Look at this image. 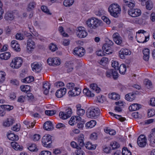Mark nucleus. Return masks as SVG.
I'll return each mask as SVG.
<instances>
[{
	"label": "nucleus",
	"mask_w": 155,
	"mask_h": 155,
	"mask_svg": "<svg viewBox=\"0 0 155 155\" xmlns=\"http://www.w3.org/2000/svg\"><path fill=\"white\" fill-rule=\"evenodd\" d=\"M101 22L100 20L95 17L89 18L86 21L87 26L91 29L96 28L100 25Z\"/></svg>",
	"instance_id": "f257e3e1"
},
{
	"label": "nucleus",
	"mask_w": 155,
	"mask_h": 155,
	"mask_svg": "<svg viewBox=\"0 0 155 155\" xmlns=\"http://www.w3.org/2000/svg\"><path fill=\"white\" fill-rule=\"evenodd\" d=\"M108 11L112 16L115 17L120 12V8L118 4H113L109 6Z\"/></svg>",
	"instance_id": "f03ea898"
},
{
	"label": "nucleus",
	"mask_w": 155,
	"mask_h": 155,
	"mask_svg": "<svg viewBox=\"0 0 155 155\" xmlns=\"http://www.w3.org/2000/svg\"><path fill=\"white\" fill-rule=\"evenodd\" d=\"M100 110L97 108H89L86 112L87 116L88 118H95L100 114Z\"/></svg>",
	"instance_id": "7ed1b4c3"
},
{
	"label": "nucleus",
	"mask_w": 155,
	"mask_h": 155,
	"mask_svg": "<svg viewBox=\"0 0 155 155\" xmlns=\"http://www.w3.org/2000/svg\"><path fill=\"white\" fill-rule=\"evenodd\" d=\"M23 60L20 57H16L12 59L10 64V66L13 69H18L21 66Z\"/></svg>",
	"instance_id": "20e7f679"
},
{
	"label": "nucleus",
	"mask_w": 155,
	"mask_h": 155,
	"mask_svg": "<svg viewBox=\"0 0 155 155\" xmlns=\"http://www.w3.org/2000/svg\"><path fill=\"white\" fill-rule=\"evenodd\" d=\"M28 36L29 38L27 42V48L28 51L31 52L33 51L36 47L35 42L32 39L33 36L31 34L29 33Z\"/></svg>",
	"instance_id": "39448f33"
},
{
	"label": "nucleus",
	"mask_w": 155,
	"mask_h": 155,
	"mask_svg": "<svg viewBox=\"0 0 155 155\" xmlns=\"http://www.w3.org/2000/svg\"><path fill=\"white\" fill-rule=\"evenodd\" d=\"M84 139V135L83 134H80L78 135V143L79 146H78V155H85V153L81 150V147H83L84 145L83 139Z\"/></svg>",
	"instance_id": "423d86ee"
},
{
	"label": "nucleus",
	"mask_w": 155,
	"mask_h": 155,
	"mask_svg": "<svg viewBox=\"0 0 155 155\" xmlns=\"http://www.w3.org/2000/svg\"><path fill=\"white\" fill-rule=\"evenodd\" d=\"M43 146L47 148H50L51 146V138L50 135L48 134L44 135L42 139Z\"/></svg>",
	"instance_id": "0eeeda50"
},
{
	"label": "nucleus",
	"mask_w": 155,
	"mask_h": 155,
	"mask_svg": "<svg viewBox=\"0 0 155 155\" xmlns=\"http://www.w3.org/2000/svg\"><path fill=\"white\" fill-rule=\"evenodd\" d=\"M47 62L51 66L59 65L61 63L60 60L57 57L49 58L47 59Z\"/></svg>",
	"instance_id": "6e6552de"
},
{
	"label": "nucleus",
	"mask_w": 155,
	"mask_h": 155,
	"mask_svg": "<svg viewBox=\"0 0 155 155\" xmlns=\"http://www.w3.org/2000/svg\"><path fill=\"white\" fill-rule=\"evenodd\" d=\"M106 76L108 78L112 77L114 79H115L118 77V74L117 71L112 69H110L107 71L106 72Z\"/></svg>",
	"instance_id": "1a4fd4ad"
},
{
	"label": "nucleus",
	"mask_w": 155,
	"mask_h": 155,
	"mask_svg": "<svg viewBox=\"0 0 155 155\" xmlns=\"http://www.w3.org/2000/svg\"><path fill=\"white\" fill-rule=\"evenodd\" d=\"M138 145L140 147H144L147 143V139L143 135H141L138 137L137 140Z\"/></svg>",
	"instance_id": "9d476101"
},
{
	"label": "nucleus",
	"mask_w": 155,
	"mask_h": 155,
	"mask_svg": "<svg viewBox=\"0 0 155 155\" xmlns=\"http://www.w3.org/2000/svg\"><path fill=\"white\" fill-rule=\"evenodd\" d=\"M128 13L129 15L133 17H136L140 16L141 11L139 9H131L129 10Z\"/></svg>",
	"instance_id": "9b49d317"
},
{
	"label": "nucleus",
	"mask_w": 155,
	"mask_h": 155,
	"mask_svg": "<svg viewBox=\"0 0 155 155\" xmlns=\"http://www.w3.org/2000/svg\"><path fill=\"white\" fill-rule=\"evenodd\" d=\"M87 35L85 28L83 27H78V37L80 38H84Z\"/></svg>",
	"instance_id": "f8f14e48"
},
{
	"label": "nucleus",
	"mask_w": 155,
	"mask_h": 155,
	"mask_svg": "<svg viewBox=\"0 0 155 155\" xmlns=\"http://www.w3.org/2000/svg\"><path fill=\"white\" fill-rule=\"evenodd\" d=\"M131 54L130 51L127 49H122L119 51V55L120 57L122 59L125 58V56L130 55Z\"/></svg>",
	"instance_id": "ddd939ff"
},
{
	"label": "nucleus",
	"mask_w": 155,
	"mask_h": 155,
	"mask_svg": "<svg viewBox=\"0 0 155 155\" xmlns=\"http://www.w3.org/2000/svg\"><path fill=\"white\" fill-rule=\"evenodd\" d=\"M152 133L150 134L149 137L150 145L153 147L155 145V128L152 129Z\"/></svg>",
	"instance_id": "4468645a"
},
{
	"label": "nucleus",
	"mask_w": 155,
	"mask_h": 155,
	"mask_svg": "<svg viewBox=\"0 0 155 155\" xmlns=\"http://www.w3.org/2000/svg\"><path fill=\"white\" fill-rule=\"evenodd\" d=\"M41 64L37 62L33 63L31 65L33 71L36 72H39L41 71Z\"/></svg>",
	"instance_id": "2eb2a0df"
},
{
	"label": "nucleus",
	"mask_w": 155,
	"mask_h": 155,
	"mask_svg": "<svg viewBox=\"0 0 155 155\" xmlns=\"http://www.w3.org/2000/svg\"><path fill=\"white\" fill-rule=\"evenodd\" d=\"M139 36H136V38L137 40V41L140 43H143L149 40V38L147 37L143 34H140Z\"/></svg>",
	"instance_id": "dca6fc26"
},
{
	"label": "nucleus",
	"mask_w": 155,
	"mask_h": 155,
	"mask_svg": "<svg viewBox=\"0 0 155 155\" xmlns=\"http://www.w3.org/2000/svg\"><path fill=\"white\" fill-rule=\"evenodd\" d=\"M113 40L115 43L117 45H120L122 43V38L117 33H114L113 35Z\"/></svg>",
	"instance_id": "f3484780"
},
{
	"label": "nucleus",
	"mask_w": 155,
	"mask_h": 155,
	"mask_svg": "<svg viewBox=\"0 0 155 155\" xmlns=\"http://www.w3.org/2000/svg\"><path fill=\"white\" fill-rule=\"evenodd\" d=\"M66 89L65 88H61L57 90L55 93V95L58 98H61L66 94Z\"/></svg>",
	"instance_id": "a211bd4d"
},
{
	"label": "nucleus",
	"mask_w": 155,
	"mask_h": 155,
	"mask_svg": "<svg viewBox=\"0 0 155 155\" xmlns=\"http://www.w3.org/2000/svg\"><path fill=\"white\" fill-rule=\"evenodd\" d=\"M11 46L14 50L16 51H19L21 50V48L19 44L17 41L13 40L12 41Z\"/></svg>",
	"instance_id": "6ab92c4d"
},
{
	"label": "nucleus",
	"mask_w": 155,
	"mask_h": 155,
	"mask_svg": "<svg viewBox=\"0 0 155 155\" xmlns=\"http://www.w3.org/2000/svg\"><path fill=\"white\" fill-rule=\"evenodd\" d=\"M85 123L83 117L78 116V128L83 130Z\"/></svg>",
	"instance_id": "aec40b11"
},
{
	"label": "nucleus",
	"mask_w": 155,
	"mask_h": 155,
	"mask_svg": "<svg viewBox=\"0 0 155 155\" xmlns=\"http://www.w3.org/2000/svg\"><path fill=\"white\" fill-rule=\"evenodd\" d=\"M136 94L133 93H129L125 96V99L129 101H132L134 100Z\"/></svg>",
	"instance_id": "412c9836"
},
{
	"label": "nucleus",
	"mask_w": 155,
	"mask_h": 155,
	"mask_svg": "<svg viewBox=\"0 0 155 155\" xmlns=\"http://www.w3.org/2000/svg\"><path fill=\"white\" fill-rule=\"evenodd\" d=\"M50 88V84L47 82H45L43 84V91L44 93L46 95L48 94L49 92V90Z\"/></svg>",
	"instance_id": "4be33fe9"
},
{
	"label": "nucleus",
	"mask_w": 155,
	"mask_h": 155,
	"mask_svg": "<svg viewBox=\"0 0 155 155\" xmlns=\"http://www.w3.org/2000/svg\"><path fill=\"white\" fill-rule=\"evenodd\" d=\"M43 127L45 130H50L53 128L52 123L49 121H47L45 123Z\"/></svg>",
	"instance_id": "5701e85b"
},
{
	"label": "nucleus",
	"mask_w": 155,
	"mask_h": 155,
	"mask_svg": "<svg viewBox=\"0 0 155 155\" xmlns=\"http://www.w3.org/2000/svg\"><path fill=\"white\" fill-rule=\"evenodd\" d=\"M143 52L144 55L143 59L145 61H147L149 58L150 50L149 49L145 48L143 50Z\"/></svg>",
	"instance_id": "b1692460"
},
{
	"label": "nucleus",
	"mask_w": 155,
	"mask_h": 155,
	"mask_svg": "<svg viewBox=\"0 0 155 155\" xmlns=\"http://www.w3.org/2000/svg\"><path fill=\"white\" fill-rule=\"evenodd\" d=\"M11 146L13 149L16 150H21L23 149L22 146H20L17 142H13L11 143Z\"/></svg>",
	"instance_id": "393cba45"
},
{
	"label": "nucleus",
	"mask_w": 155,
	"mask_h": 155,
	"mask_svg": "<svg viewBox=\"0 0 155 155\" xmlns=\"http://www.w3.org/2000/svg\"><path fill=\"white\" fill-rule=\"evenodd\" d=\"M111 47L108 46V45L106 44L103 45L102 47L103 49L105 50V53L107 54H110L112 53V50L111 49Z\"/></svg>",
	"instance_id": "a878e982"
},
{
	"label": "nucleus",
	"mask_w": 155,
	"mask_h": 155,
	"mask_svg": "<svg viewBox=\"0 0 155 155\" xmlns=\"http://www.w3.org/2000/svg\"><path fill=\"white\" fill-rule=\"evenodd\" d=\"M14 120L12 118H7L3 123V125L5 127H9L12 125L13 123Z\"/></svg>",
	"instance_id": "bb28decb"
},
{
	"label": "nucleus",
	"mask_w": 155,
	"mask_h": 155,
	"mask_svg": "<svg viewBox=\"0 0 155 155\" xmlns=\"http://www.w3.org/2000/svg\"><path fill=\"white\" fill-rule=\"evenodd\" d=\"M125 5L129 8H133L135 6V2L133 0H124Z\"/></svg>",
	"instance_id": "cd10ccee"
},
{
	"label": "nucleus",
	"mask_w": 155,
	"mask_h": 155,
	"mask_svg": "<svg viewBox=\"0 0 155 155\" xmlns=\"http://www.w3.org/2000/svg\"><path fill=\"white\" fill-rule=\"evenodd\" d=\"M141 107V105L137 104H133L129 107V109L131 111H135L139 109Z\"/></svg>",
	"instance_id": "c85d7f7f"
},
{
	"label": "nucleus",
	"mask_w": 155,
	"mask_h": 155,
	"mask_svg": "<svg viewBox=\"0 0 155 155\" xmlns=\"http://www.w3.org/2000/svg\"><path fill=\"white\" fill-rule=\"evenodd\" d=\"M11 56L10 53L9 52H5L0 54V58L2 59L7 60L9 59Z\"/></svg>",
	"instance_id": "c756f323"
},
{
	"label": "nucleus",
	"mask_w": 155,
	"mask_h": 155,
	"mask_svg": "<svg viewBox=\"0 0 155 155\" xmlns=\"http://www.w3.org/2000/svg\"><path fill=\"white\" fill-rule=\"evenodd\" d=\"M96 122L95 120H91L85 124V127L87 128H92L94 127L96 124Z\"/></svg>",
	"instance_id": "7c9ffc66"
},
{
	"label": "nucleus",
	"mask_w": 155,
	"mask_h": 155,
	"mask_svg": "<svg viewBox=\"0 0 155 155\" xmlns=\"http://www.w3.org/2000/svg\"><path fill=\"white\" fill-rule=\"evenodd\" d=\"M7 137L9 140L12 141H17L18 139V136L12 133L9 134Z\"/></svg>",
	"instance_id": "2f4dec72"
},
{
	"label": "nucleus",
	"mask_w": 155,
	"mask_h": 155,
	"mask_svg": "<svg viewBox=\"0 0 155 155\" xmlns=\"http://www.w3.org/2000/svg\"><path fill=\"white\" fill-rule=\"evenodd\" d=\"M85 146L87 149L91 150L95 149L96 147L95 145L92 144L90 142H87Z\"/></svg>",
	"instance_id": "473e14b6"
},
{
	"label": "nucleus",
	"mask_w": 155,
	"mask_h": 155,
	"mask_svg": "<svg viewBox=\"0 0 155 155\" xmlns=\"http://www.w3.org/2000/svg\"><path fill=\"white\" fill-rule=\"evenodd\" d=\"M108 97L110 98L115 100H118L120 98V96L119 94L115 93L109 94Z\"/></svg>",
	"instance_id": "72a5a7b5"
},
{
	"label": "nucleus",
	"mask_w": 155,
	"mask_h": 155,
	"mask_svg": "<svg viewBox=\"0 0 155 155\" xmlns=\"http://www.w3.org/2000/svg\"><path fill=\"white\" fill-rule=\"evenodd\" d=\"M85 53V49L82 47L78 46V57H82Z\"/></svg>",
	"instance_id": "f704fd0d"
},
{
	"label": "nucleus",
	"mask_w": 155,
	"mask_h": 155,
	"mask_svg": "<svg viewBox=\"0 0 155 155\" xmlns=\"http://www.w3.org/2000/svg\"><path fill=\"white\" fill-rule=\"evenodd\" d=\"M78 117L74 116H72L69 120V124L71 125H74L78 122Z\"/></svg>",
	"instance_id": "c9c22d12"
},
{
	"label": "nucleus",
	"mask_w": 155,
	"mask_h": 155,
	"mask_svg": "<svg viewBox=\"0 0 155 155\" xmlns=\"http://www.w3.org/2000/svg\"><path fill=\"white\" fill-rule=\"evenodd\" d=\"M77 90V87H75L74 89L70 91L68 93L69 96L71 97L76 96L78 94Z\"/></svg>",
	"instance_id": "e433bc0d"
},
{
	"label": "nucleus",
	"mask_w": 155,
	"mask_h": 155,
	"mask_svg": "<svg viewBox=\"0 0 155 155\" xmlns=\"http://www.w3.org/2000/svg\"><path fill=\"white\" fill-rule=\"evenodd\" d=\"M90 87L94 91L97 93H99L101 91L100 88L97 87L96 84H90Z\"/></svg>",
	"instance_id": "4c0bfd02"
},
{
	"label": "nucleus",
	"mask_w": 155,
	"mask_h": 155,
	"mask_svg": "<svg viewBox=\"0 0 155 155\" xmlns=\"http://www.w3.org/2000/svg\"><path fill=\"white\" fill-rule=\"evenodd\" d=\"M118 70L120 74H124L126 71V67L125 65L124 64L120 65Z\"/></svg>",
	"instance_id": "58836bf2"
},
{
	"label": "nucleus",
	"mask_w": 155,
	"mask_h": 155,
	"mask_svg": "<svg viewBox=\"0 0 155 155\" xmlns=\"http://www.w3.org/2000/svg\"><path fill=\"white\" fill-rule=\"evenodd\" d=\"M83 91V93L87 96L92 97L94 96V94L87 88L84 89Z\"/></svg>",
	"instance_id": "ea45409f"
},
{
	"label": "nucleus",
	"mask_w": 155,
	"mask_h": 155,
	"mask_svg": "<svg viewBox=\"0 0 155 155\" xmlns=\"http://www.w3.org/2000/svg\"><path fill=\"white\" fill-rule=\"evenodd\" d=\"M20 89L22 91L27 93L30 91V87L28 85H23L20 87Z\"/></svg>",
	"instance_id": "a19ab883"
},
{
	"label": "nucleus",
	"mask_w": 155,
	"mask_h": 155,
	"mask_svg": "<svg viewBox=\"0 0 155 155\" xmlns=\"http://www.w3.org/2000/svg\"><path fill=\"white\" fill-rule=\"evenodd\" d=\"M34 80V78L32 76L27 77L25 79H22L21 81L24 83H30Z\"/></svg>",
	"instance_id": "79ce46f5"
},
{
	"label": "nucleus",
	"mask_w": 155,
	"mask_h": 155,
	"mask_svg": "<svg viewBox=\"0 0 155 155\" xmlns=\"http://www.w3.org/2000/svg\"><path fill=\"white\" fill-rule=\"evenodd\" d=\"M74 2V0H64L63 4L65 7H70L71 6Z\"/></svg>",
	"instance_id": "37998d69"
},
{
	"label": "nucleus",
	"mask_w": 155,
	"mask_h": 155,
	"mask_svg": "<svg viewBox=\"0 0 155 155\" xmlns=\"http://www.w3.org/2000/svg\"><path fill=\"white\" fill-rule=\"evenodd\" d=\"M104 130L106 133L109 134L110 135H114L116 134V131L114 130L110 129L108 128H105Z\"/></svg>",
	"instance_id": "c03bdc74"
},
{
	"label": "nucleus",
	"mask_w": 155,
	"mask_h": 155,
	"mask_svg": "<svg viewBox=\"0 0 155 155\" xmlns=\"http://www.w3.org/2000/svg\"><path fill=\"white\" fill-rule=\"evenodd\" d=\"M68 115L65 113L61 111L59 113V116L63 120L67 119L70 117L68 116Z\"/></svg>",
	"instance_id": "a18cd8bd"
},
{
	"label": "nucleus",
	"mask_w": 155,
	"mask_h": 155,
	"mask_svg": "<svg viewBox=\"0 0 155 155\" xmlns=\"http://www.w3.org/2000/svg\"><path fill=\"white\" fill-rule=\"evenodd\" d=\"M14 17L11 12H7L5 15V18L7 20H12L13 19Z\"/></svg>",
	"instance_id": "49530a36"
},
{
	"label": "nucleus",
	"mask_w": 155,
	"mask_h": 155,
	"mask_svg": "<svg viewBox=\"0 0 155 155\" xmlns=\"http://www.w3.org/2000/svg\"><path fill=\"white\" fill-rule=\"evenodd\" d=\"M28 150L31 151H36L38 150L37 146L35 144H31L28 147Z\"/></svg>",
	"instance_id": "de8ad7c7"
},
{
	"label": "nucleus",
	"mask_w": 155,
	"mask_h": 155,
	"mask_svg": "<svg viewBox=\"0 0 155 155\" xmlns=\"http://www.w3.org/2000/svg\"><path fill=\"white\" fill-rule=\"evenodd\" d=\"M122 153V155H131L130 152L127 147H125L123 148Z\"/></svg>",
	"instance_id": "09e8293b"
},
{
	"label": "nucleus",
	"mask_w": 155,
	"mask_h": 155,
	"mask_svg": "<svg viewBox=\"0 0 155 155\" xmlns=\"http://www.w3.org/2000/svg\"><path fill=\"white\" fill-rule=\"evenodd\" d=\"M108 59L106 57H103L101 58L99 63L101 64L103 66H105L108 63Z\"/></svg>",
	"instance_id": "8fccbe9b"
},
{
	"label": "nucleus",
	"mask_w": 155,
	"mask_h": 155,
	"mask_svg": "<svg viewBox=\"0 0 155 155\" xmlns=\"http://www.w3.org/2000/svg\"><path fill=\"white\" fill-rule=\"evenodd\" d=\"M149 117H153L155 115V110L153 109H150L148 110L147 112Z\"/></svg>",
	"instance_id": "3c124183"
},
{
	"label": "nucleus",
	"mask_w": 155,
	"mask_h": 155,
	"mask_svg": "<svg viewBox=\"0 0 155 155\" xmlns=\"http://www.w3.org/2000/svg\"><path fill=\"white\" fill-rule=\"evenodd\" d=\"M5 73L3 71H0V83L3 82L5 80Z\"/></svg>",
	"instance_id": "603ef678"
},
{
	"label": "nucleus",
	"mask_w": 155,
	"mask_h": 155,
	"mask_svg": "<svg viewBox=\"0 0 155 155\" xmlns=\"http://www.w3.org/2000/svg\"><path fill=\"white\" fill-rule=\"evenodd\" d=\"M110 146L112 147L113 149L118 148L120 146L119 143L116 141H112L110 143Z\"/></svg>",
	"instance_id": "864d4df0"
},
{
	"label": "nucleus",
	"mask_w": 155,
	"mask_h": 155,
	"mask_svg": "<svg viewBox=\"0 0 155 155\" xmlns=\"http://www.w3.org/2000/svg\"><path fill=\"white\" fill-rule=\"evenodd\" d=\"M1 107L2 108H4L5 110H12L13 107L12 106H10L8 105H3L1 106Z\"/></svg>",
	"instance_id": "5fc2aeb1"
},
{
	"label": "nucleus",
	"mask_w": 155,
	"mask_h": 155,
	"mask_svg": "<svg viewBox=\"0 0 155 155\" xmlns=\"http://www.w3.org/2000/svg\"><path fill=\"white\" fill-rule=\"evenodd\" d=\"M112 66L114 68L115 70L118 69V63L117 61L113 60L111 61Z\"/></svg>",
	"instance_id": "6e6d98bb"
},
{
	"label": "nucleus",
	"mask_w": 155,
	"mask_h": 155,
	"mask_svg": "<svg viewBox=\"0 0 155 155\" xmlns=\"http://www.w3.org/2000/svg\"><path fill=\"white\" fill-rule=\"evenodd\" d=\"M144 84L146 86L147 88L149 89L152 86V83L151 81L148 79H146L144 81Z\"/></svg>",
	"instance_id": "4d7b16f0"
},
{
	"label": "nucleus",
	"mask_w": 155,
	"mask_h": 155,
	"mask_svg": "<svg viewBox=\"0 0 155 155\" xmlns=\"http://www.w3.org/2000/svg\"><path fill=\"white\" fill-rule=\"evenodd\" d=\"M41 9L42 11L48 15H51V13L49 11L47 7L45 6H42L41 7Z\"/></svg>",
	"instance_id": "13d9d810"
},
{
	"label": "nucleus",
	"mask_w": 155,
	"mask_h": 155,
	"mask_svg": "<svg viewBox=\"0 0 155 155\" xmlns=\"http://www.w3.org/2000/svg\"><path fill=\"white\" fill-rule=\"evenodd\" d=\"M153 7L152 2L150 0H148L146 2V8L147 9L150 10Z\"/></svg>",
	"instance_id": "bf43d9fd"
},
{
	"label": "nucleus",
	"mask_w": 155,
	"mask_h": 155,
	"mask_svg": "<svg viewBox=\"0 0 155 155\" xmlns=\"http://www.w3.org/2000/svg\"><path fill=\"white\" fill-rule=\"evenodd\" d=\"M32 27H31V28L30 27H29V28L30 30V31L31 33V34L32 35H33L35 37L37 38H38L40 39V36L36 31H31V30H32Z\"/></svg>",
	"instance_id": "052dcab7"
},
{
	"label": "nucleus",
	"mask_w": 155,
	"mask_h": 155,
	"mask_svg": "<svg viewBox=\"0 0 155 155\" xmlns=\"http://www.w3.org/2000/svg\"><path fill=\"white\" fill-rule=\"evenodd\" d=\"M49 48L52 51H54L57 50L58 48L56 45L51 43L49 46Z\"/></svg>",
	"instance_id": "680f3d73"
},
{
	"label": "nucleus",
	"mask_w": 155,
	"mask_h": 155,
	"mask_svg": "<svg viewBox=\"0 0 155 155\" xmlns=\"http://www.w3.org/2000/svg\"><path fill=\"white\" fill-rule=\"evenodd\" d=\"M65 112L68 115V116L70 117L72 114L73 112L71 107H67Z\"/></svg>",
	"instance_id": "e2e57ef3"
},
{
	"label": "nucleus",
	"mask_w": 155,
	"mask_h": 155,
	"mask_svg": "<svg viewBox=\"0 0 155 155\" xmlns=\"http://www.w3.org/2000/svg\"><path fill=\"white\" fill-rule=\"evenodd\" d=\"M56 113V111L54 110H47L45 111V114L49 116H52L54 114Z\"/></svg>",
	"instance_id": "0e129e2a"
},
{
	"label": "nucleus",
	"mask_w": 155,
	"mask_h": 155,
	"mask_svg": "<svg viewBox=\"0 0 155 155\" xmlns=\"http://www.w3.org/2000/svg\"><path fill=\"white\" fill-rule=\"evenodd\" d=\"M20 125L18 123L14 125L12 127V129L14 131H18L20 130Z\"/></svg>",
	"instance_id": "69168bd1"
},
{
	"label": "nucleus",
	"mask_w": 155,
	"mask_h": 155,
	"mask_svg": "<svg viewBox=\"0 0 155 155\" xmlns=\"http://www.w3.org/2000/svg\"><path fill=\"white\" fill-rule=\"evenodd\" d=\"M35 4L34 2L30 3L28 5L27 10L30 11L33 9L35 7Z\"/></svg>",
	"instance_id": "338daca9"
},
{
	"label": "nucleus",
	"mask_w": 155,
	"mask_h": 155,
	"mask_svg": "<svg viewBox=\"0 0 155 155\" xmlns=\"http://www.w3.org/2000/svg\"><path fill=\"white\" fill-rule=\"evenodd\" d=\"M51 153L48 150H43L40 153L39 155H51Z\"/></svg>",
	"instance_id": "774afa93"
}]
</instances>
